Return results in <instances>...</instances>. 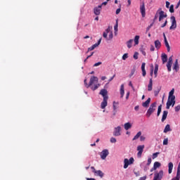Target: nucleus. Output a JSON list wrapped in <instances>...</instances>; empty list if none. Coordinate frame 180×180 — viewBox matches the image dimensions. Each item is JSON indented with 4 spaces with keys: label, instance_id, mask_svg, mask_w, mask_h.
I'll use <instances>...</instances> for the list:
<instances>
[{
    "label": "nucleus",
    "instance_id": "nucleus-1",
    "mask_svg": "<svg viewBox=\"0 0 180 180\" xmlns=\"http://www.w3.org/2000/svg\"><path fill=\"white\" fill-rule=\"evenodd\" d=\"M174 94H175V89H172L169 93L167 102L166 103V109H169L171 106L174 108L175 105V96Z\"/></svg>",
    "mask_w": 180,
    "mask_h": 180
},
{
    "label": "nucleus",
    "instance_id": "nucleus-2",
    "mask_svg": "<svg viewBox=\"0 0 180 180\" xmlns=\"http://www.w3.org/2000/svg\"><path fill=\"white\" fill-rule=\"evenodd\" d=\"M100 95L103 96V100L101 104V109H105L108 106V99L109 97L108 96V90L103 89L100 91Z\"/></svg>",
    "mask_w": 180,
    "mask_h": 180
},
{
    "label": "nucleus",
    "instance_id": "nucleus-3",
    "mask_svg": "<svg viewBox=\"0 0 180 180\" xmlns=\"http://www.w3.org/2000/svg\"><path fill=\"white\" fill-rule=\"evenodd\" d=\"M155 106H157V103H153L150 105L146 112L147 117H150V116L154 113V111L155 110Z\"/></svg>",
    "mask_w": 180,
    "mask_h": 180
},
{
    "label": "nucleus",
    "instance_id": "nucleus-4",
    "mask_svg": "<svg viewBox=\"0 0 180 180\" xmlns=\"http://www.w3.org/2000/svg\"><path fill=\"white\" fill-rule=\"evenodd\" d=\"M134 162V158H130L129 160L125 158L124 160V169H126L129 165H131Z\"/></svg>",
    "mask_w": 180,
    "mask_h": 180
},
{
    "label": "nucleus",
    "instance_id": "nucleus-5",
    "mask_svg": "<svg viewBox=\"0 0 180 180\" xmlns=\"http://www.w3.org/2000/svg\"><path fill=\"white\" fill-rule=\"evenodd\" d=\"M170 19L172 20V25L169 27L170 30L176 29V20L175 19V16H172Z\"/></svg>",
    "mask_w": 180,
    "mask_h": 180
},
{
    "label": "nucleus",
    "instance_id": "nucleus-6",
    "mask_svg": "<svg viewBox=\"0 0 180 180\" xmlns=\"http://www.w3.org/2000/svg\"><path fill=\"white\" fill-rule=\"evenodd\" d=\"M94 84H98V78L95 76H92L90 78V82L89 85L87 86V88H89V86H91V85H94Z\"/></svg>",
    "mask_w": 180,
    "mask_h": 180
},
{
    "label": "nucleus",
    "instance_id": "nucleus-7",
    "mask_svg": "<svg viewBox=\"0 0 180 180\" xmlns=\"http://www.w3.org/2000/svg\"><path fill=\"white\" fill-rule=\"evenodd\" d=\"M140 12L141 13L142 18H146V6L144 2H143L140 6Z\"/></svg>",
    "mask_w": 180,
    "mask_h": 180
},
{
    "label": "nucleus",
    "instance_id": "nucleus-8",
    "mask_svg": "<svg viewBox=\"0 0 180 180\" xmlns=\"http://www.w3.org/2000/svg\"><path fill=\"white\" fill-rule=\"evenodd\" d=\"M101 160H105L106 158L109 155V150H108L107 149L103 150L101 154Z\"/></svg>",
    "mask_w": 180,
    "mask_h": 180
},
{
    "label": "nucleus",
    "instance_id": "nucleus-9",
    "mask_svg": "<svg viewBox=\"0 0 180 180\" xmlns=\"http://www.w3.org/2000/svg\"><path fill=\"white\" fill-rule=\"evenodd\" d=\"M137 150L139 151L137 155L140 158H141V154H143V151L144 150V145L139 146L137 147Z\"/></svg>",
    "mask_w": 180,
    "mask_h": 180
},
{
    "label": "nucleus",
    "instance_id": "nucleus-10",
    "mask_svg": "<svg viewBox=\"0 0 180 180\" xmlns=\"http://www.w3.org/2000/svg\"><path fill=\"white\" fill-rule=\"evenodd\" d=\"M122 131V127H120V126H118L117 127L115 128L114 129V132H113V136H120V131Z\"/></svg>",
    "mask_w": 180,
    "mask_h": 180
},
{
    "label": "nucleus",
    "instance_id": "nucleus-11",
    "mask_svg": "<svg viewBox=\"0 0 180 180\" xmlns=\"http://www.w3.org/2000/svg\"><path fill=\"white\" fill-rule=\"evenodd\" d=\"M101 11H102V6H98L97 7H95L94 9V13L96 16H99V15H101Z\"/></svg>",
    "mask_w": 180,
    "mask_h": 180
},
{
    "label": "nucleus",
    "instance_id": "nucleus-12",
    "mask_svg": "<svg viewBox=\"0 0 180 180\" xmlns=\"http://www.w3.org/2000/svg\"><path fill=\"white\" fill-rule=\"evenodd\" d=\"M167 13L165 12L161 11L159 12V22H161L164 18H167Z\"/></svg>",
    "mask_w": 180,
    "mask_h": 180
},
{
    "label": "nucleus",
    "instance_id": "nucleus-13",
    "mask_svg": "<svg viewBox=\"0 0 180 180\" xmlns=\"http://www.w3.org/2000/svg\"><path fill=\"white\" fill-rule=\"evenodd\" d=\"M94 174L96 176H100L101 178H103V172H102V171L101 170H96V169H94Z\"/></svg>",
    "mask_w": 180,
    "mask_h": 180
},
{
    "label": "nucleus",
    "instance_id": "nucleus-14",
    "mask_svg": "<svg viewBox=\"0 0 180 180\" xmlns=\"http://www.w3.org/2000/svg\"><path fill=\"white\" fill-rule=\"evenodd\" d=\"M150 102H151V98H148L147 99V101H146L144 103H142V106L143 108H148L149 105H150Z\"/></svg>",
    "mask_w": 180,
    "mask_h": 180
},
{
    "label": "nucleus",
    "instance_id": "nucleus-15",
    "mask_svg": "<svg viewBox=\"0 0 180 180\" xmlns=\"http://www.w3.org/2000/svg\"><path fill=\"white\" fill-rule=\"evenodd\" d=\"M168 116V111L167 110H164L163 111V115L162 117V122H165V120H167V117Z\"/></svg>",
    "mask_w": 180,
    "mask_h": 180
},
{
    "label": "nucleus",
    "instance_id": "nucleus-16",
    "mask_svg": "<svg viewBox=\"0 0 180 180\" xmlns=\"http://www.w3.org/2000/svg\"><path fill=\"white\" fill-rule=\"evenodd\" d=\"M141 70H142V75H143V77H144L147 74L146 72V63H142Z\"/></svg>",
    "mask_w": 180,
    "mask_h": 180
},
{
    "label": "nucleus",
    "instance_id": "nucleus-17",
    "mask_svg": "<svg viewBox=\"0 0 180 180\" xmlns=\"http://www.w3.org/2000/svg\"><path fill=\"white\" fill-rule=\"evenodd\" d=\"M165 46L167 47V50L168 53H169V51H171V47L169 46L168 40H167V37H165Z\"/></svg>",
    "mask_w": 180,
    "mask_h": 180
},
{
    "label": "nucleus",
    "instance_id": "nucleus-18",
    "mask_svg": "<svg viewBox=\"0 0 180 180\" xmlns=\"http://www.w3.org/2000/svg\"><path fill=\"white\" fill-rule=\"evenodd\" d=\"M155 46L157 50H160V49H161V42L160 40L155 41Z\"/></svg>",
    "mask_w": 180,
    "mask_h": 180
},
{
    "label": "nucleus",
    "instance_id": "nucleus-19",
    "mask_svg": "<svg viewBox=\"0 0 180 180\" xmlns=\"http://www.w3.org/2000/svg\"><path fill=\"white\" fill-rule=\"evenodd\" d=\"M168 168H169L168 173L169 174H172V169L174 168V164L172 162H169Z\"/></svg>",
    "mask_w": 180,
    "mask_h": 180
},
{
    "label": "nucleus",
    "instance_id": "nucleus-20",
    "mask_svg": "<svg viewBox=\"0 0 180 180\" xmlns=\"http://www.w3.org/2000/svg\"><path fill=\"white\" fill-rule=\"evenodd\" d=\"M162 60L163 64H165V63H167V61H168V56H167V54H165V53L162 54Z\"/></svg>",
    "mask_w": 180,
    "mask_h": 180
},
{
    "label": "nucleus",
    "instance_id": "nucleus-21",
    "mask_svg": "<svg viewBox=\"0 0 180 180\" xmlns=\"http://www.w3.org/2000/svg\"><path fill=\"white\" fill-rule=\"evenodd\" d=\"M148 91H153V79L150 78L149 80V84L148 85Z\"/></svg>",
    "mask_w": 180,
    "mask_h": 180
},
{
    "label": "nucleus",
    "instance_id": "nucleus-22",
    "mask_svg": "<svg viewBox=\"0 0 180 180\" xmlns=\"http://www.w3.org/2000/svg\"><path fill=\"white\" fill-rule=\"evenodd\" d=\"M173 70H175L176 71H178V70H179V65L178 64V59H176V61L174 64Z\"/></svg>",
    "mask_w": 180,
    "mask_h": 180
},
{
    "label": "nucleus",
    "instance_id": "nucleus-23",
    "mask_svg": "<svg viewBox=\"0 0 180 180\" xmlns=\"http://www.w3.org/2000/svg\"><path fill=\"white\" fill-rule=\"evenodd\" d=\"M120 95H121V98H123V96H124V84L121 85Z\"/></svg>",
    "mask_w": 180,
    "mask_h": 180
},
{
    "label": "nucleus",
    "instance_id": "nucleus-24",
    "mask_svg": "<svg viewBox=\"0 0 180 180\" xmlns=\"http://www.w3.org/2000/svg\"><path fill=\"white\" fill-rule=\"evenodd\" d=\"M161 167V163L160 162H155L153 165V169H157V168H160Z\"/></svg>",
    "mask_w": 180,
    "mask_h": 180
},
{
    "label": "nucleus",
    "instance_id": "nucleus-25",
    "mask_svg": "<svg viewBox=\"0 0 180 180\" xmlns=\"http://www.w3.org/2000/svg\"><path fill=\"white\" fill-rule=\"evenodd\" d=\"M158 74V64H155V70H154L155 78H157Z\"/></svg>",
    "mask_w": 180,
    "mask_h": 180
},
{
    "label": "nucleus",
    "instance_id": "nucleus-26",
    "mask_svg": "<svg viewBox=\"0 0 180 180\" xmlns=\"http://www.w3.org/2000/svg\"><path fill=\"white\" fill-rule=\"evenodd\" d=\"M124 127L125 130H129V129H131V124H130V122H127L124 124Z\"/></svg>",
    "mask_w": 180,
    "mask_h": 180
},
{
    "label": "nucleus",
    "instance_id": "nucleus-27",
    "mask_svg": "<svg viewBox=\"0 0 180 180\" xmlns=\"http://www.w3.org/2000/svg\"><path fill=\"white\" fill-rule=\"evenodd\" d=\"M127 46L128 49H131V46H133V39H129L127 42Z\"/></svg>",
    "mask_w": 180,
    "mask_h": 180
},
{
    "label": "nucleus",
    "instance_id": "nucleus-28",
    "mask_svg": "<svg viewBox=\"0 0 180 180\" xmlns=\"http://www.w3.org/2000/svg\"><path fill=\"white\" fill-rule=\"evenodd\" d=\"M168 131H171V127L169 126V124H167L164 129V133H168Z\"/></svg>",
    "mask_w": 180,
    "mask_h": 180
},
{
    "label": "nucleus",
    "instance_id": "nucleus-29",
    "mask_svg": "<svg viewBox=\"0 0 180 180\" xmlns=\"http://www.w3.org/2000/svg\"><path fill=\"white\" fill-rule=\"evenodd\" d=\"M117 106H119V102L114 101L113 104H112V108H113V110H115V112H116V110L117 109Z\"/></svg>",
    "mask_w": 180,
    "mask_h": 180
},
{
    "label": "nucleus",
    "instance_id": "nucleus-30",
    "mask_svg": "<svg viewBox=\"0 0 180 180\" xmlns=\"http://www.w3.org/2000/svg\"><path fill=\"white\" fill-rule=\"evenodd\" d=\"M139 40H140V36L136 35L134 37V43H135V46H137V44H139Z\"/></svg>",
    "mask_w": 180,
    "mask_h": 180
},
{
    "label": "nucleus",
    "instance_id": "nucleus-31",
    "mask_svg": "<svg viewBox=\"0 0 180 180\" xmlns=\"http://www.w3.org/2000/svg\"><path fill=\"white\" fill-rule=\"evenodd\" d=\"M141 131H139L136 134V136L133 138V141H134V140H137L139 137H141Z\"/></svg>",
    "mask_w": 180,
    "mask_h": 180
},
{
    "label": "nucleus",
    "instance_id": "nucleus-32",
    "mask_svg": "<svg viewBox=\"0 0 180 180\" xmlns=\"http://www.w3.org/2000/svg\"><path fill=\"white\" fill-rule=\"evenodd\" d=\"M101 41H102V38H101L97 43L94 44V45H92V46L94 47V49H96V47H98V46H99V44H101Z\"/></svg>",
    "mask_w": 180,
    "mask_h": 180
},
{
    "label": "nucleus",
    "instance_id": "nucleus-33",
    "mask_svg": "<svg viewBox=\"0 0 180 180\" xmlns=\"http://www.w3.org/2000/svg\"><path fill=\"white\" fill-rule=\"evenodd\" d=\"M162 110V105L158 106L157 116H160L161 110Z\"/></svg>",
    "mask_w": 180,
    "mask_h": 180
},
{
    "label": "nucleus",
    "instance_id": "nucleus-34",
    "mask_svg": "<svg viewBox=\"0 0 180 180\" xmlns=\"http://www.w3.org/2000/svg\"><path fill=\"white\" fill-rule=\"evenodd\" d=\"M117 27H119V22H118V20H116V24H115V25L114 26V30H115V33H116V32H117V30H118V28H117Z\"/></svg>",
    "mask_w": 180,
    "mask_h": 180
},
{
    "label": "nucleus",
    "instance_id": "nucleus-35",
    "mask_svg": "<svg viewBox=\"0 0 180 180\" xmlns=\"http://www.w3.org/2000/svg\"><path fill=\"white\" fill-rule=\"evenodd\" d=\"M160 91H161V88H158L157 90L154 91L155 96H158V94H160Z\"/></svg>",
    "mask_w": 180,
    "mask_h": 180
},
{
    "label": "nucleus",
    "instance_id": "nucleus-36",
    "mask_svg": "<svg viewBox=\"0 0 180 180\" xmlns=\"http://www.w3.org/2000/svg\"><path fill=\"white\" fill-rule=\"evenodd\" d=\"M101 84H95L94 86H91L92 91H96V89L99 88Z\"/></svg>",
    "mask_w": 180,
    "mask_h": 180
},
{
    "label": "nucleus",
    "instance_id": "nucleus-37",
    "mask_svg": "<svg viewBox=\"0 0 180 180\" xmlns=\"http://www.w3.org/2000/svg\"><path fill=\"white\" fill-rule=\"evenodd\" d=\"M127 58H129V53H124L122 56V60H127Z\"/></svg>",
    "mask_w": 180,
    "mask_h": 180
},
{
    "label": "nucleus",
    "instance_id": "nucleus-38",
    "mask_svg": "<svg viewBox=\"0 0 180 180\" xmlns=\"http://www.w3.org/2000/svg\"><path fill=\"white\" fill-rule=\"evenodd\" d=\"M122 4H120V8L116 10V15H119L122 11Z\"/></svg>",
    "mask_w": 180,
    "mask_h": 180
},
{
    "label": "nucleus",
    "instance_id": "nucleus-39",
    "mask_svg": "<svg viewBox=\"0 0 180 180\" xmlns=\"http://www.w3.org/2000/svg\"><path fill=\"white\" fill-rule=\"evenodd\" d=\"M169 12L170 13H174V4H172L169 7Z\"/></svg>",
    "mask_w": 180,
    "mask_h": 180
},
{
    "label": "nucleus",
    "instance_id": "nucleus-40",
    "mask_svg": "<svg viewBox=\"0 0 180 180\" xmlns=\"http://www.w3.org/2000/svg\"><path fill=\"white\" fill-rule=\"evenodd\" d=\"M159 154H160V153H158V152L153 153V160H155V158H157V157H158Z\"/></svg>",
    "mask_w": 180,
    "mask_h": 180
},
{
    "label": "nucleus",
    "instance_id": "nucleus-41",
    "mask_svg": "<svg viewBox=\"0 0 180 180\" xmlns=\"http://www.w3.org/2000/svg\"><path fill=\"white\" fill-rule=\"evenodd\" d=\"M134 60H138L139 59V52H135L134 53Z\"/></svg>",
    "mask_w": 180,
    "mask_h": 180
},
{
    "label": "nucleus",
    "instance_id": "nucleus-42",
    "mask_svg": "<svg viewBox=\"0 0 180 180\" xmlns=\"http://www.w3.org/2000/svg\"><path fill=\"white\" fill-rule=\"evenodd\" d=\"M172 66V64H171V63H167V70H168L169 72H170V71H171V67Z\"/></svg>",
    "mask_w": 180,
    "mask_h": 180
},
{
    "label": "nucleus",
    "instance_id": "nucleus-43",
    "mask_svg": "<svg viewBox=\"0 0 180 180\" xmlns=\"http://www.w3.org/2000/svg\"><path fill=\"white\" fill-rule=\"evenodd\" d=\"M163 146H168V139H165L163 140Z\"/></svg>",
    "mask_w": 180,
    "mask_h": 180
},
{
    "label": "nucleus",
    "instance_id": "nucleus-44",
    "mask_svg": "<svg viewBox=\"0 0 180 180\" xmlns=\"http://www.w3.org/2000/svg\"><path fill=\"white\" fill-rule=\"evenodd\" d=\"M158 19V11L155 13L153 21L155 22Z\"/></svg>",
    "mask_w": 180,
    "mask_h": 180
},
{
    "label": "nucleus",
    "instance_id": "nucleus-45",
    "mask_svg": "<svg viewBox=\"0 0 180 180\" xmlns=\"http://www.w3.org/2000/svg\"><path fill=\"white\" fill-rule=\"evenodd\" d=\"M117 140L116 138L111 137L110 138V143H116Z\"/></svg>",
    "mask_w": 180,
    "mask_h": 180
},
{
    "label": "nucleus",
    "instance_id": "nucleus-46",
    "mask_svg": "<svg viewBox=\"0 0 180 180\" xmlns=\"http://www.w3.org/2000/svg\"><path fill=\"white\" fill-rule=\"evenodd\" d=\"M140 51L141 52V53L143 54V56H146V51H144V49L141 48L140 49Z\"/></svg>",
    "mask_w": 180,
    "mask_h": 180
},
{
    "label": "nucleus",
    "instance_id": "nucleus-47",
    "mask_svg": "<svg viewBox=\"0 0 180 180\" xmlns=\"http://www.w3.org/2000/svg\"><path fill=\"white\" fill-rule=\"evenodd\" d=\"M92 50H95V48H94L93 46H91V47L88 48V51L86 53H89V51H92Z\"/></svg>",
    "mask_w": 180,
    "mask_h": 180
},
{
    "label": "nucleus",
    "instance_id": "nucleus-48",
    "mask_svg": "<svg viewBox=\"0 0 180 180\" xmlns=\"http://www.w3.org/2000/svg\"><path fill=\"white\" fill-rule=\"evenodd\" d=\"M175 112H179L180 110V105H177L174 108Z\"/></svg>",
    "mask_w": 180,
    "mask_h": 180
},
{
    "label": "nucleus",
    "instance_id": "nucleus-49",
    "mask_svg": "<svg viewBox=\"0 0 180 180\" xmlns=\"http://www.w3.org/2000/svg\"><path fill=\"white\" fill-rule=\"evenodd\" d=\"M112 39H113V32H110L109 34V40H112Z\"/></svg>",
    "mask_w": 180,
    "mask_h": 180
},
{
    "label": "nucleus",
    "instance_id": "nucleus-50",
    "mask_svg": "<svg viewBox=\"0 0 180 180\" xmlns=\"http://www.w3.org/2000/svg\"><path fill=\"white\" fill-rule=\"evenodd\" d=\"M167 64H172V56H170L169 58V60L167 62Z\"/></svg>",
    "mask_w": 180,
    "mask_h": 180
},
{
    "label": "nucleus",
    "instance_id": "nucleus-51",
    "mask_svg": "<svg viewBox=\"0 0 180 180\" xmlns=\"http://www.w3.org/2000/svg\"><path fill=\"white\" fill-rule=\"evenodd\" d=\"M151 161H152L151 158H149L148 159V163H147L148 167L150 165Z\"/></svg>",
    "mask_w": 180,
    "mask_h": 180
},
{
    "label": "nucleus",
    "instance_id": "nucleus-52",
    "mask_svg": "<svg viewBox=\"0 0 180 180\" xmlns=\"http://www.w3.org/2000/svg\"><path fill=\"white\" fill-rule=\"evenodd\" d=\"M102 62H98L94 65V67H98L99 65H101Z\"/></svg>",
    "mask_w": 180,
    "mask_h": 180
},
{
    "label": "nucleus",
    "instance_id": "nucleus-53",
    "mask_svg": "<svg viewBox=\"0 0 180 180\" xmlns=\"http://www.w3.org/2000/svg\"><path fill=\"white\" fill-rule=\"evenodd\" d=\"M103 37H104V39H107L108 40V33L104 32L103 34Z\"/></svg>",
    "mask_w": 180,
    "mask_h": 180
},
{
    "label": "nucleus",
    "instance_id": "nucleus-54",
    "mask_svg": "<svg viewBox=\"0 0 180 180\" xmlns=\"http://www.w3.org/2000/svg\"><path fill=\"white\" fill-rule=\"evenodd\" d=\"M144 140H146V136H140V141H144Z\"/></svg>",
    "mask_w": 180,
    "mask_h": 180
},
{
    "label": "nucleus",
    "instance_id": "nucleus-55",
    "mask_svg": "<svg viewBox=\"0 0 180 180\" xmlns=\"http://www.w3.org/2000/svg\"><path fill=\"white\" fill-rule=\"evenodd\" d=\"M168 23L167 20H165V22H164V24L162 25H161V27H165V26H167V24Z\"/></svg>",
    "mask_w": 180,
    "mask_h": 180
},
{
    "label": "nucleus",
    "instance_id": "nucleus-56",
    "mask_svg": "<svg viewBox=\"0 0 180 180\" xmlns=\"http://www.w3.org/2000/svg\"><path fill=\"white\" fill-rule=\"evenodd\" d=\"M134 72H135V70H132L131 72V74L129 75V77H133V75H134Z\"/></svg>",
    "mask_w": 180,
    "mask_h": 180
},
{
    "label": "nucleus",
    "instance_id": "nucleus-57",
    "mask_svg": "<svg viewBox=\"0 0 180 180\" xmlns=\"http://www.w3.org/2000/svg\"><path fill=\"white\" fill-rule=\"evenodd\" d=\"M115 77H116V75H114L111 78H110V79L108 80V82L113 81V78H115Z\"/></svg>",
    "mask_w": 180,
    "mask_h": 180
},
{
    "label": "nucleus",
    "instance_id": "nucleus-58",
    "mask_svg": "<svg viewBox=\"0 0 180 180\" xmlns=\"http://www.w3.org/2000/svg\"><path fill=\"white\" fill-rule=\"evenodd\" d=\"M103 5H104V6H106V5H108V2L107 1H104V2H103L102 4H101V7L102 6H103Z\"/></svg>",
    "mask_w": 180,
    "mask_h": 180
},
{
    "label": "nucleus",
    "instance_id": "nucleus-59",
    "mask_svg": "<svg viewBox=\"0 0 180 180\" xmlns=\"http://www.w3.org/2000/svg\"><path fill=\"white\" fill-rule=\"evenodd\" d=\"M110 32V27H108V29L105 30V33H109Z\"/></svg>",
    "mask_w": 180,
    "mask_h": 180
},
{
    "label": "nucleus",
    "instance_id": "nucleus-60",
    "mask_svg": "<svg viewBox=\"0 0 180 180\" xmlns=\"http://www.w3.org/2000/svg\"><path fill=\"white\" fill-rule=\"evenodd\" d=\"M170 3L169 1H166V8H169Z\"/></svg>",
    "mask_w": 180,
    "mask_h": 180
},
{
    "label": "nucleus",
    "instance_id": "nucleus-61",
    "mask_svg": "<svg viewBox=\"0 0 180 180\" xmlns=\"http://www.w3.org/2000/svg\"><path fill=\"white\" fill-rule=\"evenodd\" d=\"M153 74H154V69H153V68H152V69L150 70V75H151V77H153Z\"/></svg>",
    "mask_w": 180,
    "mask_h": 180
},
{
    "label": "nucleus",
    "instance_id": "nucleus-62",
    "mask_svg": "<svg viewBox=\"0 0 180 180\" xmlns=\"http://www.w3.org/2000/svg\"><path fill=\"white\" fill-rule=\"evenodd\" d=\"M155 50V48L153 45L150 46V51H154Z\"/></svg>",
    "mask_w": 180,
    "mask_h": 180
},
{
    "label": "nucleus",
    "instance_id": "nucleus-63",
    "mask_svg": "<svg viewBox=\"0 0 180 180\" xmlns=\"http://www.w3.org/2000/svg\"><path fill=\"white\" fill-rule=\"evenodd\" d=\"M84 85L86 86V88H88V84L86 83V79H84Z\"/></svg>",
    "mask_w": 180,
    "mask_h": 180
},
{
    "label": "nucleus",
    "instance_id": "nucleus-64",
    "mask_svg": "<svg viewBox=\"0 0 180 180\" xmlns=\"http://www.w3.org/2000/svg\"><path fill=\"white\" fill-rule=\"evenodd\" d=\"M139 105H136V106H135L134 107V110H139Z\"/></svg>",
    "mask_w": 180,
    "mask_h": 180
}]
</instances>
